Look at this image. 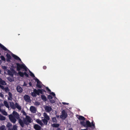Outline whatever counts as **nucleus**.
Returning a JSON list of instances; mask_svg holds the SVG:
<instances>
[{
	"label": "nucleus",
	"instance_id": "obj_1",
	"mask_svg": "<svg viewBox=\"0 0 130 130\" xmlns=\"http://www.w3.org/2000/svg\"><path fill=\"white\" fill-rule=\"evenodd\" d=\"M31 119L30 117L26 116L25 118L24 119L23 121V122L21 119H19V121L21 126L22 127H23L24 126V123L26 125H28L29 123L31 122Z\"/></svg>",
	"mask_w": 130,
	"mask_h": 130
},
{
	"label": "nucleus",
	"instance_id": "obj_2",
	"mask_svg": "<svg viewBox=\"0 0 130 130\" xmlns=\"http://www.w3.org/2000/svg\"><path fill=\"white\" fill-rule=\"evenodd\" d=\"M21 68L25 70V71H27V68L25 65L24 64H17V70L18 71H19L20 70Z\"/></svg>",
	"mask_w": 130,
	"mask_h": 130
},
{
	"label": "nucleus",
	"instance_id": "obj_3",
	"mask_svg": "<svg viewBox=\"0 0 130 130\" xmlns=\"http://www.w3.org/2000/svg\"><path fill=\"white\" fill-rule=\"evenodd\" d=\"M67 113L64 110H63L62 112V114L60 116V118L62 119H64L67 117Z\"/></svg>",
	"mask_w": 130,
	"mask_h": 130
},
{
	"label": "nucleus",
	"instance_id": "obj_4",
	"mask_svg": "<svg viewBox=\"0 0 130 130\" xmlns=\"http://www.w3.org/2000/svg\"><path fill=\"white\" fill-rule=\"evenodd\" d=\"M9 117L10 121L13 123H15L16 120L13 116L12 115H9Z\"/></svg>",
	"mask_w": 130,
	"mask_h": 130
},
{
	"label": "nucleus",
	"instance_id": "obj_5",
	"mask_svg": "<svg viewBox=\"0 0 130 130\" xmlns=\"http://www.w3.org/2000/svg\"><path fill=\"white\" fill-rule=\"evenodd\" d=\"M25 100L27 102H29L30 100V96L27 95H25L24 97Z\"/></svg>",
	"mask_w": 130,
	"mask_h": 130
},
{
	"label": "nucleus",
	"instance_id": "obj_6",
	"mask_svg": "<svg viewBox=\"0 0 130 130\" xmlns=\"http://www.w3.org/2000/svg\"><path fill=\"white\" fill-rule=\"evenodd\" d=\"M30 110L31 112L33 113H36V108L34 106H31L30 108Z\"/></svg>",
	"mask_w": 130,
	"mask_h": 130
},
{
	"label": "nucleus",
	"instance_id": "obj_7",
	"mask_svg": "<svg viewBox=\"0 0 130 130\" xmlns=\"http://www.w3.org/2000/svg\"><path fill=\"white\" fill-rule=\"evenodd\" d=\"M34 90V91L35 93L36 94V95H39L40 93H42V91L40 89H38V90L35 89Z\"/></svg>",
	"mask_w": 130,
	"mask_h": 130
},
{
	"label": "nucleus",
	"instance_id": "obj_8",
	"mask_svg": "<svg viewBox=\"0 0 130 130\" xmlns=\"http://www.w3.org/2000/svg\"><path fill=\"white\" fill-rule=\"evenodd\" d=\"M34 128L36 130H41V127L38 124L34 125Z\"/></svg>",
	"mask_w": 130,
	"mask_h": 130
},
{
	"label": "nucleus",
	"instance_id": "obj_9",
	"mask_svg": "<svg viewBox=\"0 0 130 130\" xmlns=\"http://www.w3.org/2000/svg\"><path fill=\"white\" fill-rule=\"evenodd\" d=\"M36 82L37 83V87L39 88H41L42 86L41 83L39 80L37 79L36 80Z\"/></svg>",
	"mask_w": 130,
	"mask_h": 130
},
{
	"label": "nucleus",
	"instance_id": "obj_10",
	"mask_svg": "<svg viewBox=\"0 0 130 130\" xmlns=\"http://www.w3.org/2000/svg\"><path fill=\"white\" fill-rule=\"evenodd\" d=\"M13 115L17 119L19 118V115L18 114L16 111H13L12 113Z\"/></svg>",
	"mask_w": 130,
	"mask_h": 130
},
{
	"label": "nucleus",
	"instance_id": "obj_11",
	"mask_svg": "<svg viewBox=\"0 0 130 130\" xmlns=\"http://www.w3.org/2000/svg\"><path fill=\"white\" fill-rule=\"evenodd\" d=\"M17 91L21 93L22 92L23 90V89L20 86H18L17 87Z\"/></svg>",
	"mask_w": 130,
	"mask_h": 130
},
{
	"label": "nucleus",
	"instance_id": "obj_12",
	"mask_svg": "<svg viewBox=\"0 0 130 130\" xmlns=\"http://www.w3.org/2000/svg\"><path fill=\"white\" fill-rule=\"evenodd\" d=\"M44 108L45 110L48 112L50 111L52 109V108L51 107L48 106H45Z\"/></svg>",
	"mask_w": 130,
	"mask_h": 130
},
{
	"label": "nucleus",
	"instance_id": "obj_13",
	"mask_svg": "<svg viewBox=\"0 0 130 130\" xmlns=\"http://www.w3.org/2000/svg\"><path fill=\"white\" fill-rule=\"evenodd\" d=\"M0 88L3 90H4L5 91L7 92L9 91V89L8 88L6 87L4 88V87L0 84Z\"/></svg>",
	"mask_w": 130,
	"mask_h": 130
},
{
	"label": "nucleus",
	"instance_id": "obj_14",
	"mask_svg": "<svg viewBox=\"0 0 130 130\" xmlns=\"http://www.w3.org/2000/svg\"><path fill=\"white\" fill-rule=\"evenodd\" d=\"M43 116L45 118V119H47V120H49L50 119V118L49 116L47 115L46 113L44 112L43 113Z\"/></svg>",
	"mask_w": 130,
	"mask_h": 130
},
{
	"label": "nucleus",
	"instance_id": "obj_15",
	"mask_svg": "<svg viewBox=\"0 0 130 130\" xmlns=\"http://www.w3.org/2000/svg\"><path fill=\"white\" fill-rule=\"evenodd\" d=\"M36 122L42 126L43 125V124L42 123V121L39 119H37L36 120Z\"/></svg>",
	"mask_w": 130,
	"mask_h": 130
},
{
	"label": "nucleus",
	"instance_id": "obj_16",
	"mask_svg": "<svg viewBox=\"0 0 130 130\" xmlns=\"http://www.w3.org/2000/svg\"><path fill=\"white\" fill-rule=\"evenodd\" d=\"M8 73V74L12 76H13V74L14 73V71H13L12 72H11L9 70H7V71Z\"/></svg>",
	"mask_w": 130,
	"mask_h": 130
},
{
	"label": "nucleus",
	"instance_id": "obj_17",
	"mask_svg": "<svg viewBox=\"0 0 130 130\" xmlns=\"http://www.w3.org/2000/svg\"><path fill=\"white\" fill-rule=\"evenodd\" d=\"M17 126L15 125L13 126L12 129L9 128L8 130H17Z\"/></svg>",
	"mask_w": 130,
	"mask_h": 130
},
{
	"label": "nucleus",
	"instance_id": "obj_18",
	"mask_svg": "<svg viewBox=\"0 0 130 130\" xmlns=\"http://www.w3.org/2000/svg\"><path fill=\"white\" fill-rule=\"evenodd\" d=\"M6 56L7 57V61H9L11 58V56L9 54H6Z\"/></svg>",
	"mask_w": 130,
	"mask_h": 130
},
{
	"label": "nucleus",
	"instance_id": "obj_19",
	"mask_svg": "<svg viewBox=\"0 0 130 130\" xmlns=\"http://www.w3.org/2000/svg\"><path fill=\"white\" fill-rule=\"evenodd\" d=\"M0 84L3 85H5L6 83L2 79L0 78Z\"/></svg>",
	"mask_w": 130,
	"mask_h": 130
},
{
	"label": "nucleus",
	"instance_id": "obj_20",
	"mask_svg": "<svg viewBox=\"0 0 130 130\" xmlns=\"http://www.w3.org/2000/svg\"><path fill=\"white\" fill-rule=\"evenodd\" d=\"M0 111H1L2 113L4 115L7 116V113L4 110H0Z\"/></svg>",
	"mask_w": 130,
	"mask_h": 130
},
{
	"label": "nucleus",
	"instance_id": "obj_21",
	"mask_svg": "<svg viewBox=\"0 0 130 130\" xmlns=\"http://www.w3.org/2000/svg\"><path fill=\"white\" fill-rule=\"evenodd\" d=\"M4 103L6 107L8 108H9V106L8 103L6 101H4Z\"/></svg>",
	"mask_w": 130,
	"mask_h": 130
},
{
	"label": "nucleus",
	"instance_id": "obj_22",
	"mask_svg": "<svg viewBox=\"0 0 130 130\" xmlns=\"http://www.w3.org/2000/svg\"><path fill=\"white\" fill-rule=\"evenodd\" d=\"M15 106L19 110H20L21 109V107L17 103H16L15 104Z\"/></svg>",
	"mask_w": 130,
	"mask_h": 130
},
{
	"label": "nucleus",
	"instance_id": "obj_23",
	"mask_svg": "<svg viewBox=\"0 0 130 130\" xmlns=\"http://www.w3.org/2000/svg\"><path fill=\"white\" fill-rule=\"evenodd\" d=\"M87 127H91V126L90 123L89 121H87L86 123V125Z\"/></svg>",
	"mask_w": 130,
	"mask_h": 130
},
{
	"label": "nucleus",
	"instance_id": "obj_24",
	"mask_svg": "<svg viewBox=\"0 0 130 130\" xmlns=\"http://www.w3.org/2000/svg\"><path fill=\"white\" fill-rule=\"evenodd\" d=\"M12 56H13V57H14V58L15 59H17V60H19L20 61H21V59L18 56H17L14 55H12Z\"/></svg>",
	"mask_w": 130,
	"mask_h": 130
},
{
	"label": "nucleus",
	"instance_id": "obj_25",
	"mask_svg": "<svg viewBox=\"0 0 130 130\" xmlns=\"http://www.w3.org/2000/svg\"><path fill=\"white\" fill-rule=\"evenodd\" d=\"M78 118L80 120H84L85 119V118L82 116H79Z\"/></svg>",
	"mask_w": 130,
	"mask_h": 130
},
{
	"label": "nucleus",
	"instance_id": "obj_26",
	"mask_svg": "<svg viewBox=\"0 0 130 130\" xmlns=\"http://www.w3.org/2000/svg\"><path fill=\"white\" fill-rule=\"evenodd\" d=\"M52 126L53 127H58L59 126V125L58 124L54 123L52 124Z\"/></svg>",
	"mask_w": 130,
	"mask_h": 130
},
{
	"label": "nucleus",
	"instance_id": "obj_27",
	"mask_svg": "<svg viewBox=\"0 0 130 130\" xmlns=\"http://www.w3.org/2000/svg\"><path fill=\"white\" fill-rule=\"evenodd\" d=\"M41 97L42 99L44 101H46V98L45 96L42 95L41 96Z\"/></svg>",
	"mask_w": 130,
	"mask_h": 130
},
{
	"label": "nucleus",
	"instance_id": "obj_28",
	"mask_svg": "<svg viewBox=\"0 0 130 130\" xmlns=\"http://www.w3.org/2000/svg\"><path fill=\"white\" fill-rule=\"evenodd\" d=\"M12 124L10 123H8L7 125V126L8 128V129L10 128Z\"/></svg>",
	"mask_w": 130,
	"mask_h": 130
},
{
	"label": "nucleus",
	"instance_id": "obj_29",
	"mask_svg": "<svg viewBox=\"0 0 130 130\" xmlns=\"http://www.w3.org/2000/svg\"><path fill=\"white\" fill-rule=\"evenodd\" d=\"M11 107L13 109L15 108L14 105V103L13 102H10Z\"/></svg>",
	"mask_w": 130,
	"mask_h": 130
},
{
	"label": "nucleus",
	"instance_id": "obj_30",
	"mask_svg": "<svg viewBox=\"0 0 130 130\" xmlns=\"http://www.w3.org/2000/svg\"><path fill=\"white\" fill-rule=\"evenodd\" d=\"M5 117L2 115H0V120H4L5 119Z\"/></svg>",
	"mask_w": 130,
	"mask_h": 130
},
{
	"label": "nucleus",
	"instance_id": "obj_31",
	"mask_svg": "<svg viewBox=\"0 0 130 130\" xmlns=\"http://www.w3.org/2000/svg\"><path fill=\"white\" fill-rule=\"evenodd\" d=\"M47 119H44L42 120V121H43V123L45 125H46L47 123Z\"/></svg>",
	"mask_w": 130,
	"mask_h": 130
},
{
	"label": "nucleus",
	"instance_id": "obj_32",
	"mask_svg": "<svg viewBox=\"0 0 130 130\" xmlns=\"http://www.w3.org/2000/svg\"><path fill=\"white\" fill-rule=\"evenodd\" d=\"M18 73L21 77H23L24 75V73H23L21 72H19Z\"/></svg>",
	"mask_w": 130,
	"mask_h": 130
},
{
	"label": "nucleus",
	"instance_id": "obj_33",
	"mask_svg": "<svg viewBox=\"0 0 130 130\" xmlns=\"http://www.w3.org/2000/svg\"><path fill=\"white\" fill-rule=\"evenodd\" d=\"M31 95L33 97H36V94L35 93L34 91H33L31 92Z\"/></svg>",
	"mask_w": 130,
	"mask_h": 130
},
{
	"label": "nucleus",
	"instance_id": "obj_34",
	"mask_svg": "<svg viewBox=\"0 0 130 130\" xmlns=\"http://www.w3.org/2000/svg\"><path fill=\"white\" fill-rule=\"evenodd\" d=\"M1 47L4 50L6 51L7 50V49L3 45H0Z\"/></svg>",
	"mask_w": 130,
	"mask_h": 130
},
{
	"label": "nucleus",
	"instance_id": "obj_35",
	"mask_svg": "<svg viewBox=\"0 0 130 130\" xmlns=\"http://www.w3.org/2000/svg\"><path fill=\"white\" fill-rule=\"evenodd\" d=\"M80 124L82 125H83L85 126H86V123L84 121L81 122Z\"/></svg>",
	"mask_w": 130,
	"mask_h": 130
},
{
	"label": "nucleus",
	"instance_id": "obj_36",
	"mask_svg": "<svg viewBox=\"0 0 130 130\" xmlns=\"http://www.w3.org/2000/svg\"><path fill=\"white\" fill-rule=\"evenodd\" d=\"M5 126L4 125H2L0 127V130H4Z\"/></svg>",
	"mask_w": 130,
	"mask_h": 130
},
{
	"label": "nucleus",
	"instance_id": "obj_37",
	"mask_svg": "<svg viewBox=\"0 0 130 130\" xmlns=\"http://www.w3.org/2000/svg\"><path fill=\"white\" fill-rule=\"evenodd\" d=\"M40 104V103L37 102H36L34 103V104L37 106L39 105Z\"/></svg>",
	"mask_w": 130,
	"mask_h": 130
},
{
	"label": "nucleus",
	"instance_id": "obj_38",
	"mask_svg": "<svg viewBox=\"0 0 130 130\" xmlns=\"http://www.w3.org/2000/svg\"><path fill=\"white\" fill-rule=\"evenodd\" d=\"M52 120L54 122H56L57 121L56 118L55 117L53 118H52Z\"/></svg>",
	"mask_w": 130,
	"mask_h": 130
},
{
	"label": "nucleus",
	"instance_id": "obj_39",
	"mask_svg": "<svg viewBox=\"0 0 130 130\" xmlns=\"http://www.w3.org/2000/svg\"><path fill=\"white\" fill-rule=\"evenodd\" d=\"M1 58L2 60L3 61H5V59L4 58V57L3 56H1Z\"/></svg>",
	"mask_w": 130,
	"mask_h": 130
},
{
	"label": "nucleus",
	"instance_id": "obj_40",
	"mask_svg": "<svg viewBox=\"0 0 130 130\" xmlns=\"http://www.w3.org/2000/svg\"><path fill=\"white\" fill-rule=\"evenodd\" d=\"M52 96L50 95H49L48 96V98L50 100L52 99Z\"/></svg>",
	"mask_w": 130,
	"mask_h": 130
},
{
	"label": "nucleus",
	"instance_id": "obj_41",
	"mask_svg": "<svg viewBox=\"0 0 130 130\" xmlns=\"http://www.w3.org/2000/svg\"><path fill=\"white\" fill-rule=\"evenodd\" d=\"M30 75L32 77H34L35 76L34 75V74L32 73L31 72H30Z\"/></svg>",
	"mask_w": 130,
	"mask_h": 130
},
{
	"label": "nucleus",
	"instance_id": "obj_42",
	"mask_svg": "<svg viewBox=\"0 0 130 130\" xmlns=\"http://www.w3.org/2000/svg\"><path fill=\"white\" fill-rule=\"evenodd\" d=\"M24 75L27 77L28 76V75L25 72L24 73Z\"/></svg>",
	"mask_w": 130,
	"mask_h": 130
},
{
	"label": "nucleus",
	"instance_id": "obj_43",
	"mask_svg": "<svg viewBox=\"0 0 130 130\" xmlns=\"http://www.w3.org/2000/svg\"><path fill=\"white\" fill-rule=\"evenodd\" d=\"M8 99L9 100H12V97H9L8 98Z\"/></svg>",
	"mask_w": 130,
	"mask_h": 130
},
{
	"label": "nucleus",
	"instance_id": "obj_44",
	"mask_svg": "<svg viewBox=\"0 0 130 130\" xmlns=\"http://www.w3.org/2000/svg\"><path fill=\"white\" fill-rule=\"evenodd\" d=\"M2 68L5 70H6L7 69V68L5 66H3L2 67Z\"/></svg>",
	"mask_w": 130,
	"mask_h": 130
},
{
	"label": "nucleus",
	"instance_id": "obj_45",
	"mask_svg": "<svg viewBox=\"0 0 130 130\" xmlns=\"http://www.w3.org/2000/svg\"><path fill=\"white\" fill-rule=\"evenodd\" d=\"M8 95L9 96V97H12V94L10 92H9L8 93Z\"/></svg>",
	"mask_w": 130,
	"mask_h": 130
},
{
	"label": "nucleus",
	"instance_id": "obj_46",
	"mask_svg": "<svg viewBox=\"0 0 130 130\" xmlns=\"http://www.w3.org/2000/svg\"><path fill=\"white\" fill-rule=\"evenodd\" d=\"M62 104L64 105H68L69 104V103H67L66 102H62Z\"/></svg>",
	"mask_w": 130,
	"mask_h": 130
},
{
	"label": "nucleus",
	"instance_id": "obj_47",
	"mask_svg": "<svg viewBox=\"0 0 130 130\" xmlns=\"http://www.w3.org/2000/svg\"><path fill=\"white\" fill-rule=\"evenodd\" d=\"M51 94H52L54 96H55V94L53 92H51Z\"/></svg>",
	"mask_w": 130,
	"mask_h": 130
},
{
	"label": "nucleus",
	"instance_id": "obj_48",
	"mask_svg": "<svg viewBox=\"0 0 130 130\" xmlns=\"http://www.w3.org/2000/svg\"><path fill=\"white\" fill-rule=\"evenodd\" d=\"M46 89L47 91L49 92H51V90L47 87L46 88Z\"/></svg>",
	"mask_w": 130,
	"mask_h": 130
},
{
	"label": "nucleus",
	"instance_id": "obj_49",
	"mask_svg": "<svg viewBox=\"0 0 130 130\" xmlns=\"http://www.w3.org/2000/svg\"><path fill=\"white\" fill-rule=\"evenodd\" d=\"M91 126H94V124L92 123V124H91Z\"/></svg>",
	"mask_w": 130,
	"mask_h": 130
},
{
	"label": "nucleus",
	"instance_id": "obj_50",
	"mask_svg": "<svg viewBox=\"0 0 130 130\" xmlns=\"http://www.w3.org/2000/svg\"><path fill=\"white\" fill-rule=\"evenodd\" d=\"M27 85V84H26L25 83V82H24V85H23V86H26Z\"/></svg>",
	"mask_w": 130,
	"mask_h": 130
},
{
	"label": "nucleus",
	"instance_id": "obj_51",
	"mask_svg": "<svg viewBox=\"0 0 130 130\" xmlns=\"http://www.w3.org/2000/svg\"><path fill=\"white\" fill-rule=\"evenodd\" d=\"M43 68L44 69H45L46 68V67L44 66L43 67Z\"/></svg>",
	"mask_w": 130,
	"mask_h": 130
},
{
	"label": "nucleus",
	"instance_id": "obj_52",
	"mask_svg": "<svg viewBox=\"0 0 130 130\" xmlns=\"http://www.w3.org/2000/svg\"><path fill=\"white\" fill-rule=\"evenodd\" d=\"M29 84L30 86H31V83L30 82L29 83Z\"/></svg>",
	"mask_w": 130,
	"mask_h": 130
},
{
	"label": "nucleus",
	"instance_id": "obj_53",
	"mask_svg": "<svg viewBox=\"0 0 130 130\" xmlns=\"http://www.w3.org/2000/svg\"><path fill=\"white\" fill-rule=\"evenodd\" d=\"M68 130H73V129L71 128H69Z\"/></svg>",
	"mask_w": 130,
	"mask_h": 130
},
{
	"label": "nucleus",
	"instance_id": "obj_54",
	"mask_svg": "<svg viewBox=\"0 0 130 130\" xmlns=\"http://www.w3.org/2000/svg\"><path fill=\"white\" fill-rule=\"evenodd\" d=\"M57 130H61L59 128H58Z\"/></svg>",
	"mask_w": 130,
	"mask_h": 130
},
{
	"label": "nucleus",
	"instance_id": "obj_55",
	"mask_svg": "<svg viewBox=\"0 0 130 130\" xmlns=\"http://www.w3.org/2000/svg\"><path fill=\"white\" fill-rule=\"evenodd\" d=\"M9 81H10V82H11V81H12V79H9Z\"/></svg>",
	"mask_w": 130,
	"mask_h": 130
},
{
	"label": "nucleus",
	"instance_id": "obj_56",
	"mask_svg": "<svg viewBox=\"0 0 130 130\" xmlns=\"http://www.w3.org/2000/svg\"><path fill=\"white\" fill-rule=\"evenodd\" d=\"M50 101H51V103H54V102H55L54 101H53V102H52V101H51V100H50Z\"/></svg>",
	"mask_w": 130,
	"mask_h": 130
},
{
	"label": "nucleus",
	"instance_id": "obj_57",
	"mask_svg": "<svg viewBox=\"0 0 130 130\" xmlns=\"http://www.w3.org/2000/svg\"><path fill=\"white\" fill-rule=\"evenodd\" d=\"M1 70H0V73H1Z\"/></svg>",
	"mask_w": 130,
	"mask_h": 130
},
{
	"label": "nucleus",
	"instance_id": "obj_58",
	"mask_svg": "<svg viewBox=\"0 0 130 130\" xmlns=\"http://www.w3.org/2000/svg\"><path fill=\"white\" fill-rule=\"evenodd\" d=\"M7 70H6H6L7 71Z\"/></svg>",
	"mask_w": 130,
	"mask_h": 130
},
{
	"label": "nucleus",
	"instance_id": "obj_59",
	"mask_svg": "<svg viewBox=\"0 0 130 130\" xmlns=\"http://www.w3.org/2000/svg\"><path fill=\"white\" fill-rule=\"evenodd\" d=\"M1 55V54L0 53V55Z\"/></svg>",
	"mask_w": 130,
	"mask_h": 130
}]
</instances>
